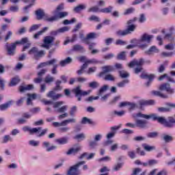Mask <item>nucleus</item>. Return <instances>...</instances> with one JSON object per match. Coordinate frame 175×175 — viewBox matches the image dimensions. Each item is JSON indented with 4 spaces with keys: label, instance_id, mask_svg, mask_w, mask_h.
Masks as SVG:
<instances>
[{
    "label": "nucleus",
    "instance_id": "64",
    "mask_svg": "<svg viewBox=\"0 0 175 175\" xmlns=\"http://www.w3.org/2000/svg\"><path fill=\"white\" fill-rule=\"evenodd\" d=\"M96 146H98V142H96L94 140L89 142V147H90L91 150H94Z\"/></svg>",
    "mask_w": 175,
    "mask_h": 175
},
{
    "label": "nucleus",
    "instance_id": "41",
    "mask_svg": "<svg viewBox=\"0 0 175 175\" xmlns=\"http://www.w3.org/2000/svg\"><path fill=\"white\" fill-rule=\"evenodd\" d=\"M52 68L51 70V75H57L58 73V64L57 63L52 64Z\"/></svg>",
    "mask_w": 175,
    "mask_h": 175
},
{
    "label": "nucleus",
    "instance_id": "36",
    "mask_svg": "<svg viewBox=\"0 0 175 175\" xmlns=\"http://www.w3.org/2000/svg\"><path fill=\"white\" fill-rule=\"evenodd\" d=\"M142 147L146 151L148 152L154 151V150H156V147L154 146L147 145V144H142Z\"/></svg>",
    "mask_w": 175,
    "mask_h": 175
},
{
    "label": "nucleus",
    "instance_id": "60",
    "mask_svg": "<svg viewBox=\"0 0 175 175\" xmlns=\"http://www.w3.org/2000/svg\"><path fill=\"white\" fill-rule=\"evenodd\" d=\"M85 69H87V64H83L81 66V68L80 70H78L77 71V75H83V73H84V70Z\"/></svg>",
    "mask_w": 175,
    "mask_h": 175
},
{
    "label": "nucleus",
    "instance_id": "47",
    "mask_svg": "<svg viewBox=\"0 0 175 175\" xmlns=\"http://www.w3.org/2000/svg\"><path fill=\"white\" fill-rule=\"evenodd\" d=\"M28 54H29V55H34V58H36V55L38 54V48H36V47L31 48L28 51Z\"/></svg>",
    "mask_w": 175,
    "mask_h": 175
},
{
    "label": "nucleus",
    "instance_id": "57",
    "mask_svg": "<svg viewBox=\"0 0 175 175\" xmlns=\"http://www.w3.org/2000/svg\"><path fill=\"white\" fill-rule=\"evenodd\" d=\"M54 81V77H51V75H48L44 79V82L46 84H50V83H53Z\"/></svg>",
    "mask_w": 175,
    "mask_h": 175
},
{
    "label": "nucleus",
    "instance_id": "53",
    "mask_svg": "<svg viewBox=\"0 0 175 175\" xmlns=\"http://www.w3.org/2000/svg\"><path fill=\"white\" fill-rule=\"evenodd\" d=\"M89 21H95L96 23H100V18L92 15L90 18H88Z\"/></svg>",
    "mask_w": 175,
    "mask_h": 175
},
{
    "label": "nucleus",
    "instance_id": "39",
    "mask_svg": "<svg viewBox=\"0 0 175 175\" xmlns=\"http://www.w3.org/2000/svg\"><path fill=\"white\" fill-rule=\"evenodd\" d=\"M99 64V61L96 59H87L85 62V64H83L86 65V68H88V64Z\"/></svg>",
    "mask_w": 175,
    "mask_h": 175
},
{
    "label": "nucleus",
    "instance_id": "56",
    "mask_svg": "<svg viewBox=\"0 0 175 175\" xmlns=\"http://www.w3.org/2000/svg\"><path fill=\"white\" fill-rule=\"evenodd\" d=\"M59 33H64V32H68L70 29V27L69 26H64L62 28L58 29Z\"/></svg>",
    "mask_w": 175,
    "mask_h": 175
},
{
    "label": "nucleus",
    "instance_id": "7",
    "mask_svg": "<svg viewBox=\"0 0 175 175\" xmlns=\"http://www.w3.org/2000/svg\"><path fill=\"white\" fill-rule=\"evenodd\" d=\"M72 92H74L76 98H77V100L80 102L82 96H87V95L91 94V90L83 91L81 87L78 86L72 90Z\"/></svg>",
    "mask_w": 175,
    "mask_h": 175
},
{
    "label": "nucleus",
    "instance_id": "17",
    "mask_svg": "<svg viewBox=\"0 0 175 175\" xmlns=\"http://www.w3.org/2000/svg\"><path fill=\"white\" fill-rule=\"evenodd\" d=\"M58 60H57V59H52L49 61L45 62H42L40 63L38 66V68L40 69V68H46V66H51V64H57Z\"/></svg>",
    "mask_w": 175,
    "mask_h": 175
},
{
    "label": "nucleus",
    "instance_id": "4",
    "mask_svg": "<svg viewBox=\"0 0 175 175\" xmlns=\"http://www.w3.org/2000/svg\"><path fill=\"white\" fill-rule=\"evenodd\" d=\"M144 64V59H139V60H133L129 64V68H135L134 72L135 75H139L140 72H143V65Z\"/></svg>",
    "mask_w": 175,
    "mask_h": 175
},
{
    "label": "nucleus",
    "instance_id": "14",
    "mask_svg": "<svg viewBox=\"0 0 175 175\" xmlns=\"http://www.w3.org/2000/svg\"><path fill=\"white\" fill-rule=\"evenodd\" d=\"M148 122L146 120H140L138 119L135 120V128H140L141 129H144V128H147V124Z\"/></svg>",
    "mask_w": 175,
    "mask_h": 175
},
{
    "label": "nucleus",
    "instance_id": "30",
    "mask_svg": "<svg viewBox=\"0 0 175 175\" xmlns=\"http://www.w3.org/2000/svg\"><path fill=\"white\" fill-rule=\"evenodd\" d=\"M129 111H133V110H136V109H139V105L136 103H132L129 101Z\"/></svg>",
    "mask_w": 175,
    "mask_h": 175
},
{
    "label": "nucleus",
    "instance_id": "54",
    "mask_svg": "<svg viewBox=\"0 0 175 175\" xmlns=\"http://www.w3.org/2000/svg\"><path fill=\"white\" fill-rule=\"evenodd\" d=\"M125 54H126V52H125V51H122V52L120 53L117 56L118 59L124 61V59H125V58L126 57V55H125Z\"/></svg>",
    "mask_w": 175,
    "mask_h": 175
},
{
    "label": "nucleus",
    "instance_id": "40",
    "mask_svg": "<svg viewBox=\"0 0 175 175\" xmlns=\"http://www.w3.org/2000/svg\"><path fill=\"white\" fill-rule=\"evenodd\" d=\"M125 114V111H113L111 113V115L112 117H116V116H118V117H122Z\"/></svg>",
    "mask_w": 175,
    "mask_h": 175
},
{
    "label": "nucleus",
    "instance_id": "38",
    "mask_svg": "<svg viewBox=\"0 0 175 175\" xmlns=\"http://www.w3.org/2000/svg\"><path fill=\"white\" fill-rule=\"evenodd\" d=\"M20 83V78L18 77H16L12 78L11 82L10 83V87H13L14 85H17Z\"/></svg>",
    "mask_w": 175,
    "mask_h": 175
},
{
    "label": "nucleus",
    "instance_id": "52",
    "mask_svg": "<svg viewBox=\"0 0 175 175\" xmlns=\"http://www.w3.org/2000/svg\"><path fill=\"white\" fill-rule=\"evenodd\" d=\"M12 105V101H10L7 103L3 104L0 105V110H6V109H9Z\"/></svg>",
    "mask_w": 175,
    "mask_h": 175
},
{
    "label": "nucleus",
    "instance_id": "5",
    "mask_svg": "<svg viewBox=\"0 0 175 175\" xmlns=\"http://www.w3.org/2000/svg\"><path fill=\"white\" fill-rule=\"evenodd\" d=\"M154 36L152 35H148L147 33L142 35L140 39L138 40V47H139V49H142V50L147 49L148 45L146 43L143 44V42H146V43H151V40H152Z\"/></svg>",
    "mask_w": 175,
    "mask_h": 175
},
{
    "label": "nucleus",
    "instance_id": "33",
    "mask_svg": "<svg viewBox=\"0 0 175 175\" xmlns=\"http://www.w3.org/2000/svg\"><path fill=\"white\" fill-rule=\"evenodd\" d=\"M113 9H114V7L109 5L107 8L100 9V13H107V14L111 13L113 12Z\"/></svg>",
    "mask_w": 175,
    "mask_h": 175
},
{
    "label": "nucleus",
    "instance_id": "19",
    "mask_svg": "<svg viewBox=\"0 0 175 175\" xmlns=\"http://www.w3.org/2000/svg\"><path fill=\"white\" fill-rule=\"evenodd\" d=\"M34 86L32 84L30 85H24L19 86L20 92H25L26 91H31L33 90Z\"/></svg>",
    "mask_w": 175,
    "mask_h": 175
},
{
    "label": "nucleus",
    "instance_id": "11",
    "mask_svg": "<svg viewBox=\"0 0 175 175\" xmlns=\"http://www.w3.org/2000/svg\"><path fill=\"white\" fill-rule=\"evenodd\" d=\"M22 130L23 132H29V135H35V133H39L42 131V127L31 128L29 126H25Z\"/></svg>",
    "mask_w": 175,
    "mask_h": 175
},
{
    "label": "nucleus",
    "instance_id": "43",
    "mask_svg": "<svg viewBox=\"0 0 175 175\" xmlns=\"http://www.w3.org/2000/svg\"><path fill=\"white\" fill-rule=\"evenodd\" d=\"M73 50L75 51H81V53H84L85 49L81 45L76 44L73 46Z\"/></svg>",
    "mask_w": 175,
    "mask_h": 175
},
{
    "label": "nucleus",
    "instance_id": "49",
    "mask_svg": "<svg viewBox=\"0 0 175 175\" xmlns=\"http://www.w3.org/2000/svg\"><path fill=\"white\" fill-rule=\"evenodd\" d=\"M88 12L89 13H91V12H92L93 13H98V12H100V10L99 9V7H98V5H96L89 8Z\"/></svg>",
    "mask_w": 175,
    "mask_h": 175
},
{
    "label": "nucleus",
    "instance_id": "28",
    "mask_svg": "<svg viewBox=\"0 0 175 175\" xmlns=\"http://www.w3.org/2000/svg\"><path fill=\"white\" fill-rule=\"evenodd\" d=\"M118 73H119V76H120V77H121V79H128V77H129V76H131L129 72H128V71H126L125 70H119Z\"/></svg>",
    "mask_w": 175,
    "mask_h": 175
},
{
    "label": "nucleus",
    "instance_id": "16",
    "mask_svg": "<svg viewBox=\"0 0 175 175\" xmlns=\"http://www.w3.org/2000/svg\"><path fill=\"white\" fill-rule=\"evenodd\" d=\"M158 53H159V49L156 46H152L145 51V54L147 55H154V54H158Z\"/></svg>",
    "mask_w": 175,
    "mask_h": 175
},
{
    "label": "nucleus",
    "instance_id": "48",
    "mask_svg": "<svg viewBox=\"0 0 175 175\" xmlns=\"http://www.w3.org/2000/svg\"><path fill=\"white\" fill-rule=\"evenodd\" d=\"M85 8H87L85 5H79L74 8V12L79 13V12H81V10H84Z\"/></svg>",
    "mask_w": 175,
    "mask_h": 175
},
{
    "label": "nucleus",
    "instance_id": "21",
    "mask_svg": "<svg viewBox=\"0 0 175 175\" xmlns=\"http://www.w3.org/2000/svg\"><path fill=\"white\" fill-rule=\"evenodd\" d=\"M42 146L44 148H46V151H47V152H50V151H53L57 148L56 146H50V142H44L42 143Z\"/></svg>",
    "mask_w": 175,
    "mask_h": 175
},
{
    "label": "nucleus",
    "instance_id": "37",
    "mask_svg": "<svg viewBox=\"0 0 175 175\" xmlns=\"http://www.w3.org/2000/svg\"><path fill=\"white\" fill-rule=\"evenodd\" d=\"M141 79H145L148 80H154V75H148L147 73L142 72L140 75Z\"/></svg>",
    "mask_w": 175,
    "mask_h": 175
},
{
    "label": "nucleus",
    "instance_id": "10",
    "mask_svg": "<svg viewBox=\"0 0 175 175\" xmlns=\"http://www.w3.org/2000/svg\"><path fill=\"white\" fill-rule=\"evenodd\" d=\"M159 89L160 91H165L169 95H173L174 94V89L172 88L170 84L168 83L161 84Z\"/></svg>",
    "mask_w": 175,
    "mask_h": 175
},
{
    "label": "nucleus",
    "instance_id": "6",
    "mask_svg": "<svg viewBox=\"0 0 175 175\" xmlns=\"http://www.w3.org/2000/svg\"><path fill=\"white\" fill-rule=\"evenodd\" d=\"M5 48L6 54L8 57H14V55H16V49H17V44H16V42L10 44L8 42L5 43Z\"/></svg>",
    "mask_w": 175,
    "mask_h": 175
},
{
    "label": "nucleus",
    "instance_id": "58",
    "mask_svg": "<svg viewBox=\"0 0 175 175\" xmlns=\"http://www.w3.org/2000/svg\"><path fill=\"white\" fill-rule=\"evenodd\" d=\"M100 85L97 81H92L89 83V87H90V88H93V89L98 88V87H99Z\"/></svg>",
    "mask_w": 175,
    "mask_h": 175
},
{
    "label": "nucleus",
    "instance_id": "26",
    "mask_svg": "<svg viewBox=\"0 0 175 175\" xmlns=\"http://www.w3.org/2000/svg\"><path fill=\"white\" fill-rule=\"evenodd\" d=\"M109 90V85H104L103 87H101L100 88V90H98V92H97V95L98 96H102V95H103L105 94V92H106V91H107Z\"/></svg>",
    "mask_w": 175,
    "mask_h": 175
},
{
    "label": "nucleus",
    "instance_id": "51",
    "mask_svg": "<svg viewBox=\"0 0 175 175\" xmlns=\"http://www.w3.org/2000/svg\"><path fill=\"white\" fill-rule=\"evenodd\" d=\"M41 26L42 25L40 24L33 25L31 27H30L29 32H33V31H38V29H39V28H40Z\"/></svg>",
    "mask_w": 175,
    "mask_h": 175
},
{
    "label": "nucleus",
    "instance_id": "22",
    "mask_svg": "<svg viewBox=\"0 0 175 175\" xmlns=\"http://www.w3.org/2000/svg\"><path fill=\"white\" fill-rule=\"evenodd\" d=\"M72 62H73V59H72V57H68L65 59L61 60L59 62V65L60 66L64 68L66 66V65H69V64H72Z\"/></svg>",
    "mask_w": 175,
    "mask_h": 175
},
{
    "label": "nucleus",
    "instance_id": "59",
    "mask_svg": "<svg viewBox=\"0 0 175 175\" xmlns=\"http://www.w3.org/2000/svg\"><path fill=\"white\" fill-rule=\"evenodd\" d=\"M19 10H20V8L17 5H12L10 8V11L12 12L13 13H17V12H18Z\"/></svg>",
    "mask_w": 175,
    "mask_h": 175
},
{
    "label": "nucleus",
    "instance_id": "29",
    "mask_svg": "<svg viewBox=\"0 0 175 175\" xmlns=\"http://www.w3.org/2000/svg\"><path fill=\"white\" fill-rule=\"evenodd\" d=\"M153 95H155L156 96H159L160 98H162L163 99H167L169 98V96L167 94H165L159 91H154L152 92Z\"/></svg>",
    "mask_w": 175,
    "mask_h": 175
},
{
    "label": "nucleus",
    "instance_id": "62",
    "mask_svg": "<svg viewBox=\"0 0 175 175\" xmlns=\"http://www.w3.org/2000/svg\"><path fill=\"white\" fill-rule=\"evenodd\" d=\"M8 142H12V137L10 135H5L2 139V143L6 144Z\"/></svg>",
    "mask_w": 175,
    "mask_h": 175
},
{
    "label": "nucleus",
    "instance_id": "42",
    "mask_svg": "<svg viewBox=\"0 0 175 175\" xmlns=\"http://www.w3.org/2000/svg\"><path fill=\"white\" fill-rule=\"evenodd\" d=\"M129 83V79H124L119 83H118L117 86L119 87V88H124L126 84Z\"/></svg>",
    "mask_w": 175,
    "mask_h": 175
},
{
    "label": "nucleus",
    "instance_id": "31",
    "mask_svg": "<svg viewBox=\"0 0 175 175\" xmlns=\"http://www.w3.org/2000/svg\"><path fill=\"white\" fill-rule=\"evenodd\" d=\"M162 139L165 143H170L174 140L173 136L167 134H163Z\"/></svg>",
    "mask_w": 175,
    "mask_h": 175
},
{
    "label": "nucleus",
    "instance_id": "23",
    "mask_svg": "<svg viewBox=\"0 0 175 175\" xmlns=\"http://www.w3.org/2000/svg\"><path fill=\"white\" fill-rule=\"evenodd\" d=\"M28 98H27V106H29L32 105V100H34V99H36L38 95L36 94L33 93L32 94H27Z\"/></svg>",
    "mask_w": 175,
    "mask_h": 175
},
{
    "label": "nucleus",
    "instance_id": "9",
    "mask_svg": "<svg viewBox=\"0 0 175 175\" xmlns=\"http://www.w3.org/2000/svg\"><path fill=\"white\" fill-rule=\"evenodd\" d=\"M136 29L135 25H131L127 27V29L125 30H118L116 31V35L118 36H126V35H129L131 32L135 31Z\"/></svg>",
    "mask_w": 175,
    "mask_h": 175
},
{
    "label": "nucleus",
    "instance_id": "12",
    "mask_svg": "<svg viewBox=\"0 0 175 175\" xmlns=\"http://www.w3.org/2000/svg\"><path fill=\"white\" fill-rule=\"evenodd\" d=\"M55 40V38L53 36H46L44 38V44L41 45V47H44V49H46L49 50L50 49V44L53 43Z\"/></svg>",
    "mask_w": 175,
    "mask_h": 175
},
{
    "label": "nucleus",
    "instance_id": "27",
    "mask_svg": "<svg viewBox=\"0 0 175 175\" xmlns=\"http://www.w3.org/2000/svg\"><path fill=\"white\" fill-rule=\"evenodd\" d=\"M164 79H166L168 81H170V83H173L174 84H175L174 79H173V78L167 76V74H164V75L160 76L159 78V80L160 81H162V80H163Z\"/></svg>",
    "mask_w": 175,
    "mask_h": 175
},
{
    "label": "nucleus",
    "instance_id": "15",
    "mask_svg": "<svg viewBox=\"0 0 175 175\" xmlns=\"http://www.w3.org/2000/svg\"><path fill=\"white\" fill-rule=\"evenodd\" d=\"M103 72H100L98 76L99 77H103L106 73H110V72H113L114 68L111 66H105L102 67Z\"/></svg>",
    "mask_w": 175,
    "mask_h": 175
},
{
    "label": "nucleus",
    "instance_id": "32",
    "mask_svg": "<svg viewBox=\"0 0 175 175\" xmlns=\"http://www.w3.org/2000/svg\"><path fill=\"white\" fill-rule=\"evenodd\" d=\"M42 18L44 21H47L48 23H53V21H55V16L50 17L47 14H44Z\"/></svg>",
    "mask_w": 175,
    "mask_h": 175
},
{
    "label": "nucleus",
    "instance_id": "55",
    "mask_svg": "<svg viewBox=\"0 0 175 175\" xmlns=\"http://www.w3.org/2000/svg\"><path fill=\"white\" fill-rule=\"evenodd\" d=\"M29 41L28 40V38H23L19 41H16V44H25L28 43Z\"/></svg>",
    "mask_w": 175,
    "mask_h": 175
},
{
    "label": "nucleus",
    "instance_id": "50",
    "mask_svg": "<svg viewBox=\"0 0 175 175\" xmlns=\"http://www.w3.org/2000/svg\"><path fill=\"white\" fill-rule=\"evenodd\" d=\"M81 124H94V122L91 119H88L87 117H83L81 120Z\"/></svg>",
    "mask_w": 175,
    "mask_h": 175
},
{
    "label": "nucleus",
    "instance_id": "8",
    "mask_svg": "<svg viewBox=\"0 0 175 175\" xmlns=\"http://www.w3.org/2000/svg\"><path fill=\"white\" fill-rule=\"evenodd\" d=\"M83 165H85V161H80L77 164L71 166L69 170L68 171L67 174L68 175H80V172H79V168L80 167V166Z\"/></svg>",
    "mask_w": 175,
    "mask_h": 175
},
{
    "label": "nucleus",
    "instance_id": "61",
    "mask_svg": "<svg viewBox=\"0 0 175 175\" xmlns=\"http://www.w3.org/2000/svg\"><path fill=\"white\" fill-rule=\"evenodd\" d=\"M76 111H77V106L74 105L72 107L70 108V116L73 117V116H75V114H76Z\"/></svg>",
    "mask_w": 175,
    "mask_h": 175
},
{
    "label": "nucleus",
    "instance_id": "20",
    "mask_svg": "<svg viewBox=\"0 0 175 175\" xmlns=\"http://www.w3.org/2000/svg\"><path fill=\"white\" fill-rule=\"evenodd\" d=\"M53 14H55V21H58L59 18H65V17H66L69 13L68 12H59Z\"/></svg>",
    "mask_w": 175,
    "mask_h": 175
},
{
    "label": "nucleus",
    "instance_id": "46",
    "mask_svg": "<svg viewBox=\"0 0 175 175\" xmlns=\"http://www.w3.org/2000/svg\"><path fill=\"white\" fill-rule=\"evenodd\" d=\"M62 81L60 80H57L55 82L56 86L53 88V91H61L62 87L61 86Z\"/></svg>",
    "mask_w": 175,
    "mask_h": 175
},
{
    "label": "nucleus",
    "instance_id": "34",
    "mask_svg": "<svg viewBox=\"0 0 175 175\" xmlns=\"http://www.w3.org/2000/svg\"><path fill=\"white\" fill-rule=\"evenodd\" d=\"M103 79L105 81H114L116 80V77L111 74H107L105 76L103 75Z\"/></svg>",
    "mask_w": 175,
    "mask_h": 175
},
{
    "label": "nucleus",
    "instance_id": "63",
    "mask_svg": "<svg viewBox=\"0 0 175 175\" xmlns=\"http://www.w3.org/2000/svg\"><path fill=\"white\" fill-rule=\"evenodd\" d=\"M147 137L150 139H154L155 137H158V133L157 132H151L147 134Z\"/></svg>",
    "mask_w": 175,
    "mask_h": 175
},
{
    "label": "nucleus",
    "instance_id": "24",
    "mask_svg": "<svg viewBox=\"0 0 175 175\" xmlns=\"http://www.w3.org/2000/svg\"><path fill=\"white\" fill-rule=\"evenodd\" d=\"M55 142L56 143H57V144H60L61 146L64 144H68V143H69V137H63L57 139Z\"/></svg>",
    "mask_w": 175,
    "mask_h": 175
},
{
    "label": "nucleus",
    "instance_id": "3",
    "mask_svg": "<svg viewBox=\"0 0 175 175\" xmlns=\"http://www.w3.org/2000/svg\"><path fill=\"white\" fill-rule=\"evenodd\" d=\"M65 103L64 101H57L53 103V108L57 109V113H60V114L57 116L58 120H64V118H68L69 117V113L68 111V105H63ZM63 105V106H62Z\"/></svg>",
    "mask_w": 175,
    "mask_h": 175
},
{
    "label": "nucleus",
    "instance_id": "2",
    "mask_svg": "<svg viewBox=\"0 0 175 175\" xmlns=\"http://www.w3.org/2000/svg\"><path fill=\"white\" fill-rule=\"evenodd\" d=\"M68 124H76V119L68 118L62 121L61 122H53V126H55V128H59V131L61 133H68V132L70 131V127L68 126Z\"/></svg>",
    "mask_w": 175,
    "mask_h": 175
},
{
    "label": "nucleus",
    "instance_id": "35",
    "mask_svg": "<svg viewBox=\"0 0 175 175\" xmlns=\"http://www.w3.org/2000/svg\"><path fill=\"white\" fill-rule=\"evenodd\" d=\"M49 27H45L41 31H38L36 34H34L33 38L34 39H39V36L44 34L46 31H48Z\"/></svg>",
    "mask_w": 175,
    "mask_h": 175
},
{
    "label": "nucleus",
    "instance_id": "44",
    "mask_svg": "<svg viewBox=\"0 0 175 175\" xmlns=\"http://www.w3.org/2000/svg\"><path fill=\"white\" fill-rule=\"evenodd\" d=\"M144 106H147L146 100H139L138 101V109H140V110H143Z\"/></svg>",
    "mask_w": 175,
    "mask_h": 175
},
{
    "label": "nucleus",
    "instance_id": "18",
    "mask_svg": "<svg viewBox=\"0 0 175 175\" xmlns=\"http://www.w3.org/2000/svg\"><path fill=\"white\" fill-rule=\"evenodd\" d=\"M47 98H51V99H53V100H57V99H59L62 95L55 94V92L54 91H50L47 94H46Z\"/></svg>",
    "mask_w": 175,
    "mask_h": 175
},
{
    "label": "nucleus",
    "instance_id": "45",
    "mask_svg": "<svg viewBox=\"0 0 175 175\" xmlns=\"http://www.w3.org/2000/svg\"><path fill=\"white\" fill-rule=\"evenodd\" d=\"M39 144H40V142L36 141L35 139H31L29 141V145L31 146V147H39Z\"/></svg>",
    "mask_w": 175,
    "mask_h": 175
},
{
    "label": "nucleus",
    "instance_id": "13",
    "mask_svg": "<svg viewBox=\"0 0 175 175\" xmlns=\"http://www.w3.org/2000/svg\"><path fill=\"white\" fill-rule=\"evenodd\" d=\"M81 150V146H80V145H75L66 152V155H76V154H77V152H79V151H80Z\"/></svg>",
    "mask_w": 175,
    "mask_h": 175
},
{
    "label": "nucleus",
    "instance_id": "1",
    "mask_svg": "<svg viewBox=\"0 0 175 175\" xmlns=\"http://www.w3.org/2000/svg\"><path fill=\"white\" fill-rule=\"evenodd\" d=\"M133 118H144L145 120H153V121H157L159 124H161L165 128H173L175 124V115L169 116L167 118L165 116H157L155 113H150L149 115L142 113V112L137 113H133L132 115Z\"/></svg>",
    "mask_w": 175,
    "mask_h": 175
},
{
    "label": "nucleus",
    "instance_id": "25",
    "mask_svg": "<svg viewBox=\"0 0 175 175\" xmlns=\"http://www.w3.org/2000/svg\"><path fill=\"white\" fill-rule=\"evenodd\" d=\"M37 20H42L44 16V11L42 9H38L35 12Z\"/></svg>",
    "mask_w": 175,
    "mask_h": 175
}]
</instances>
